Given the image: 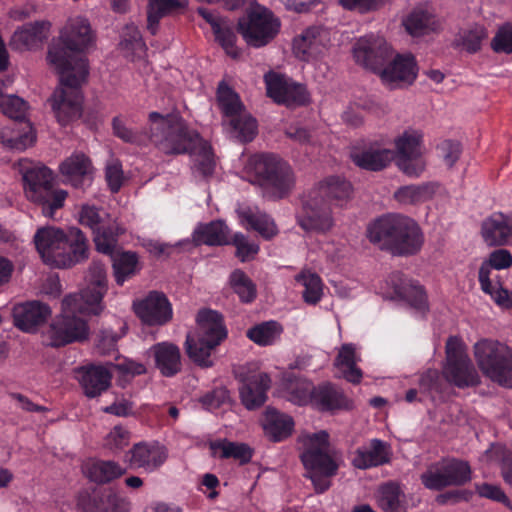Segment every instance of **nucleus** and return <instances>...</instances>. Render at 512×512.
I'll list each match as a JSON object with an SVG mask.
<instances>
[{
  "label": "nucleus",
  "mask_w": 512,
  "mask_h": 512,
  "mask_svg": "<svg viewBox=\"0 0 512 512\" xmlns=\"http://www.w3.org/2000/svg\"><path fill=\"white\" fill-rule=\"evenodd\" d=\"M487 31L481 25H473L462 29L454 39V45L469 53L478 51L483 40L487 38Z\"/></svg>",
  "instance_id": "50"
},
{
  "label": "nucleus",
  "mask_w": 512,
  "mask_h": 512,
  "mask_svg": "<svg viewBox=\"0 0 512 512\" xmlns=\"http://www.w3.org/2000/svg\"><path fill=\"white\" fill-rule=\"evenodd\" d=\"M489 265H481L478 279L484 293L490 295L494 302L504 308L512 306V295L508 290L503 289L498 282L493 283L490 278Z\"/></svg>",
  "instance_id": "47"
},
{
  "label": "nucleus",
  "mask_w": 512,
  "mask_h": 512,
  "mask_svg": "<svg viewBox=\"0 0 512 512\" xmlns=\"http://www.w3.org/2000/svg\"><path fill=\"white\" fill-rule=\"evenodd\" d=\"M51 23L47 20L30 22L18 27L9 45L17 51H32L43 46L50 35Z\"/></svg>",
  "instance_id": "21"
},
{
  "label": "nucleus",
  "mask_w": 512,
  "mask_h": 512,
  "mask_svg": "<svg viewBox=\"0 0 512 512\" xmlns=\"http://www.w3.org/2000/svg\"><path fill=\"white\" fill-rule=\"evenodd\" d=\"M18 165L27 199L41 206L45 217L52 218L55 211L63 207L67 192L54 188L53 173L46 166L32 164L28 160H20Z\"/></svg>",
  "instance_id": "10"
},
{
  "label": "nucleus",
  "mask_w": 512,
  "mask_h": 512,
  "mask_svg": "<svg viewBox=\"0 0 512 512\" xmlns=\"http://www.w3.org/2000/svg\"><path fill=\"white\" fill-rule=\"evenodd\" d=\"M391 457V446L387 442L372 439L354 451L352 465L358 469H368L389 463Z\"/></svg>",
  "instance_id": "23"
},
{
  "label": "nucleus",
  "mask_w": 512,
  "mask_h": 512,
  "mask_svg": "<svg viewBox=\"0 0 512 512\" xmlns=\"http://www.w3.org/2000/svg\"><path fill=\"white\" fill-rule=\"evenodd\" d=\"M280 21L260 5L253 6L247 16L238 22V30L245 42L252 47L267 45L279 32Z\"/></svg>",
  "instance_id": "14"
},
{
  "label": "nucleus",
  "mask_w": 512,
  "mask_h": 512,
  "mask_svg": "<svg viewBox=\"0 0 512 512\" xmlns=\"http://www.w3.org/2000/svg\"><path fill=\"white\" fill-rule=\"evenodd\" d=\"M271 379L266 373H258L246 379L239 388L242 404L253 410L261 407L267 400V391L270 388Z\"/></svg>",
  "instance_id": "33"
},
{
  "label": "nucleus",
  "mask_w": 512,
  "mask_h": 512,
  "mask_svg": "<svg viewBox=\"0 0 512 512\" xmlns=\"http://www.w3.org/2000/svg\"><path fill=\"white\" fill-rule=\"evenodd\" d=\"M128 455L131 467L143 469L146 472L157 470L167 459L164 447L146 442L135 444L129 450Z\"/></svg>",
  "instance_id": "24"
},
{
  "label": "nucleus",
  "mask_w": 512,
  "mask_h": 512,
  "mask_svg": "<svg viewBox=\"0 0 512 512\" xmlns=\"http://www.w3.org/2000/svg\"><path fill=\"white\" fill-rule=\"evenodd\" d=\"M316 387L306 379H295L288 385V399L297 404L305 405L311 403Z\"/></svg>",
  "instance_id": "60"
},
{
  "label": "nucleus",
  "mask_w": 512,
  "mask_h": 512,
  "mask_svg": "<svg viewBox=\"0 0 512 512\" xmlns=\"http://www.w3.org/2000/svg\"><path fill=\"white\" fill-rule=\"evenodd\" d=\"M230 283L243 302H251L255 299L256 286L243 271L235 270L232 272Z\"/></svg>",
  "instance_id": "59"
},
{
  "label": "nucleus",
  "mask_w": 512,
  "mask_h": 512,
  "mask_svg": "<svg viewBox=\"0 0 512 512\" xmlns=\"http://www.w3.org/2000/svg\"><path fill=\"white\" fill-rule=\"evenodd\" d=\"M481 236L488 246H503L512 238V216L496 212L481 225Z\"/></svg>",
  "instance_id": "28"
},
{
  "label": "nucleus",
  "mask_w": 512,
  "mask_h": 512,
  "mask_svg": "<svg viewBox=\"0 0 512 512\" xmlns=\"http://www.w3.org/2000/svg\"><path fill=\"white\" fill-rule=\"evenodd\" d=\"M187 0H148L147 29L155 34L160 19L171 11L186 7Z\"/></svg>",
  "instance_id": "44"
},
{
  "label": "nucleus",
  "mask_w": 512,
  "mask_h": 512,
  "mask_svg": "<svg viewBox=\"0 0 512 512\" xmlns=\"http://www.w3.org/2000/svg\"><path fill=\"white\" fill-rule=\"evenodd\" d=\"M217 101L221 111L228 118L246 111L238 94L224 83H221L218 87Z\"/></svg>",
  "instance_id": "54"
},
{
  "label": "nucleus",
  "mask_w": 512,
  "mask_h": 512,
  "mask_svg": "<svg viewBox=\"0 0 512 512\" xmlns=\"http://www.w3.org/2000/svg\"><path fill=\"white\" fill-rule=\"evenodd\" d=\"M282 331L281 325L275 321L263 322L250 328L247 331V337L260 346H267L275 343Z\"/></svg>",
  "instance_id": "53"
},
{
  "label": "nucleus",
  "mask_w": 512,
  "mask_h": 512,
  "mask_svg": "<svg viewBox=\"0 0 512 512\" xmlns=\"http://www.w3.org/2000/svg\"><path fill=\"white\" fill-rule=\"evenodd\" d=\"M240 223L257 231L263 238L271 239L278 233L274 220L257 207H244L238 211Z\"/></svg>",
  "instance_id": "35"
},
{
  "label": "nucleus",
  "mask_w": 512,
  "mask_h": 512,
  "mask_svg": "<svg viewBox=\"0 0 512 512\" xmlns=\"http://www.w3.org/2000/svg\"><path fill=\"white\" fill-rule=\"evenodd\" d=\"M85 512H130L131 503L110 489L94 492L80 502Z\"/></svg>",
  "instance_id": "31"
},
{
  "label": "nucleus",
  "mask_w": 512,
  "mask_h": 512,
  "mask_svg": "<svg viewBox=\"0 0 512 512\" xmlns=\"http://www.w3.org/2000/svg\"><path fill=\"white\" fill-rule=\"evenodd\" d=\"M310 193H316L318 199L333 207H342L351 197V184L339 176H330L313 187Z\"/></svg>",
  "instance_id": "26"
},
{
  "label": "nucleus",
  "mask_w": 512,
  "mask_h": 512,
  "mask_svg": "<svg viewBox=\"0 0 512 512\" xmlns=\"http://www.w3.org/2000/svg\"><path fill=\"white\" fill-rule=\"evenodd\" d=\"M216 41L224 49L225 53L233 59H237L241 50L236 46L237 36L231 21L225 19L213 30Z\"/></svg>",
  "instance_id": "55"
},
{
  "label": "nucleus",
  "mask_w": 512,
  "mask_h": 512,
  "mask_svg": "<svg viewBox=\"0 0 512 512\" xmlns=\"http://www.w3.org/2000/svg\"><path fill=\"white\" fill-rule=\"evenodd\" d=\"M74 69L54 70L60 76V85L49 98V102L56 120L62 126L80 119L83 112L80 88L87 81L89 68L78 60Z\"/></svg>",
  "instance_id": "7"
},
{
  "label": "nucleus",
  "mask_w": 512,
  "mask_h": 512,
  "mask_svg": "<svg viewBox=\"0 0 512 512\" xmlns=\"http://www.w3.org/2000/svg\"><path fill=\"white\" fill-rule=\"evenodd\" d=\"M196 324L195 333L186 337V353L197 365L211 367L212 351L227 337L223 317L217 311L203 309L197 314Z\"/></svg>",
  "instance_id": "9"
},
{
  "label": "nucleus",
  "mask_w": 512,
  "mask_h": 512,
  "mask_svg": "<svg viewBox=\"0 0 512 512\" xmlns=\"http://www.w3.org/2000/svg\"><path fill=\"white\" fill-rule=\"evenodd\" d=\"M404 26L412 36H421L440 29V21L423 10L413 11L405 20Z\"/></svg>",
  "instance_id": "41"
},
{
  "label": "nucleus",
  "mask_w": 512,
  "mask_h": 512,
  "mask_svg": "<svg viewBox=\"0 0 512 512\" xmlns=\"http://www.w3.org/2000/svg\"><path fill=\"white\" fill-rule=\"evenodd\" d=\"M86 475L96 483H107L125 473V469L114 461L93 460L84 466Z\"/></svg>",
  "instance_id": "40"
},
{
  "label": "nucleus",
  "mask_w": 512,
  "mask_h": 512,
  "mask_svg": "<svg viewBox=\"0 0 512 512\" xmlns=\"http://www.w3.org/2000/svg\"><path fill=\"white\" fill-rule=\"evenodd\" d=\"M332 207L318 199L316 193L308 192L302 199V207L297 216L298 224L306 231L325 233L334 226Z\"/></svg>",
  "instance_id": "17"
},
{
  "label": "nucleus",
  "mask_w": 512,
  "mask_h": 512,
  "mask_svg": "<svg viewBox=\"0 0 512 512\" xmlns=\"http://www.w3.org/2000/svg\"><path fill=\"white\" fill-rule=\"evenodd\" d=\"M130 442V432L122 426H115L105 437L104 446L112 452H119Z\"/></svg>",
  "instance_id": "61"
},
{
  "label": "nucleus",
  "mask_w": 512,
  "mask_h": 512,
  "mask_svg": "<svg viewBox=\"0 0 512 512\" xmlns=\"http://www.w3.org/2000/svg\"><path fill=\"white\" fill-rule=\"evenodd\" d=\"M86 282L87 287L80 293L75 294L83 298L84 303L99 309L101 312L103 309L102 298L107 291V277L104 265L99 262H93L86 275Z\"/></svg>",
  "instance_id": "29"
},
{
  "label": "nucleus",
  "mask_w": 512,
  "mask_h": 512,
  "mask_svg": "<svg viewBox=\"0 0 512 512\" xmlns=\"http://www.w3.org/2000/svg\"><path fill=\"white\" fill-rule=\"evenodd\" d=\"M111 258L115 281L118 285H123L125 281L135 276L140 269L138 256L134 252L115 253Z\"/></svg>",
  "instance_id": "42"
},
{
  "label": "nucleus",
  "mask_w": 512,
  "mask_h": 512,
  "mask_svg": "<svg viewBox=\"0 0 512 512\" xmlns=\"http://www.w3.org/2000/svg\"><path fill=\"white\" fill-rule=\"evenodd\" d=\"M77 379L89 398L99 396L106 391L110 384L112 373L105 366L90 365L77 369Z\"/></svg>",
  "instance_id": "30"
},
{
  "label": "nucleus",
  "mask_w": 512,
  "mask_h": 512,
  "mask_svg": "<svg viewBox=\"0 0 512 512\" xmlns=\"http://www.w3.org/2000/svg\"><path fill=\"white\" fill-rule=\"evenodd\" d=\"M60 173L66 183L76 188H82L91 183L93 166L85 154L77 152L60 164Z\"/></svg>",
  "instance_id": "27"
},
{
  "label": "nucleus",
  "mask_w": 512,
  "mask_h": 512,
  "mask_svg": "<svg viewBox=\"0 0 512 512\" xmlns=\"http://www.w3.org/2000/svg\"><path fill=\"white\" fill-rule=\"evenodd\" d=\"M328 42V33L319 27H310L293 41V51L301 60H308L320 54Z\"/></svg>",
  "instance_id": "32"
},
{
  "label": "nucleus",
  "mask_w": 512,
  "mask_h": 512,
  "mask_svg": "<svg viewBox=\"0 0 512 512\" xmlns=\"http://www.w3.org/2000/svg\"><path fill=\"white\" fill-rule=\"evenodd\" d=\"M297 282L303 287V299L307 304L315 305L323 295V284L316 273L309 271L302 272L296 276Z\"/></svg>",
  "instance_id": "57"
},
{
  "label": "nucleus",
  "mask_w": 512,
  "mask_h": 512,
  "mask_svg": "<svg viewBox=\"0 0 512 512\" xmlns=\"http://www.w3.org/2000/svg\"><path fill=\"white\" fill-rule=\"evenodd\" d=\"M475 361L484 376L512 387V349L495 339L482 338L473 345Z\"/></svg>",
  "instance_id": "11"
},
{
  "label": "nucleus",
  "mask_w": 512,
  "mask_h": 512,
  "mask_svg": "<svg viewBox=\"0 0 512 512\" xmlns=\"http://www.w3.org/2000/svg\"><path fill=\"white\" fill-rule=\"evenodd\" d=\"M197 244L225 245L228 244V228L222 221H213L200 225L193 234Z\"/></svg>",
  "instance_id": "46"
},
{
  "label": "nucleus",
  "mask_w": 512,
  "mask_h": 512,
  "mask_svg": "<svg viewBox=\"0 0 512 512\" xmlns=\"http://www.w3.org/2000/svg\"><path fill=\"white\" fill-rule=\"evenodd\" d=\"M422 141V132L413 128L405 129L393 140L396 164L407 176L418 177L425 170Z\"/></svg>",
  "instance_id": "15"
},
{
  "label": "nucleus",
  "mask_w": 512,
  "mask_h": 512,
  "mask_svg": "<svg viewBox=\"0 0 512 512\" xmlns=\"http://www.w3.org/2000/svg\"><path fill=\"white\" fill-rule=\"evenodd\" d=\"M50 315V307L39 301L21 303L13 308L14 323L24 332L34 331L44 324Z\"/></svg>",
  "instance_id": "25"
},
{
  "label": "nucleus",
  "mask_w": 512,
  "mask_h": 512,
  "mask_svg": "<svg viewBox=\"0 0 512 512\" xmlns=\"http://www.w3.org/2000/svg\"><path fill=\"white\" fill-rule=\"evenodd\" d=\"M369 239L389 250L393 255L416 254L423 245V234L419 225L411 218L391 214L375 221L368 230Z\"/></svg>",
  "instance_id": "3"
},
{
  "label": "nucleus",
  "mask_w": 512,
  "mask_h": 512,
  "mask_svg": "<svg viewBox=\"0 0 512 512\" xmlns=\"http://www.w3.org/2000/svg\"><path fill=\"white\" fill-rule=\"evenodd\" d=\"M119 50L124 57L132 61L146 56L147 47L138 28L134 24H127L123 28Z\"/></svg>",
  "instance_id": "39"
},
{
  "label": "nucleus",
  "mask_w": 512,
  "mask_h": 512,
  "mask_svg": "<svg viewBox=\"0 0 512 512\" xmlns=\"http://www.w3.org/2000/svg\"><path fill=\"white\" fill-rule=\"evenodd\" d=\"M95 36L89 21L81 16L71 18L47 50L46 60L53 70H75L76 62L82 61L88 68L83 52L94 44Z\"/></svg>",
  "instance_id": "1"
},
{
  "label": "nucleus",
  "mask_w": 512,
  "mask_h": 512,
  "mask_svg": "<svg viewBox=\"0 0 512 512\" xmlns=\"http://www.w3.org/2000/svg\"><path fill=\"white\" fill-rule=\"evenodd\" d=\"M350 158L362 169L380 171L395 160V153L385 141L374 140L352 146Z\"/></svg>",
  "instance_id": "18"
},
{
  "label": "nucleus",
  "mask_w": 512,
  "mask_h": 512,
  "mask_svg": "<svg viewBox=\"0 0 512 512\" xmlns=\"http://www.w3.org/2000/svg\"><path fill=\"white\" fill-rule=\"evenodd\" d=\"M8 81H0V111L11 119L24 120L28 104L20 97L8 94Z\"/></svg>",
  "instance_id": "48"
},
{
  "label": "nucleus",
  "mask_w": 512,
  "mask_h": 512,
  "mask_svg": "<svg viewBox=\"0 0 512 512\" xmlns=\"http://www.w3.org/2000/svg\"><path fill=\"white\" fill-rule=\"evenodd\" d=\"M361 360L360 356L356 351L355 345L351 343L343 344L334 360V366L337 368L341 377L347 381L357 384L362 379V371L357 366V363Z\"/></svg>",
  "instance_id": "36"
},
{
  "label": "nucleus",
  "mask_w": 512,
  "mask_h": 512,
  "mask_svg": "<svg viewBox=\"0 0 512 512\" xmlns=\"http://www.w3.org/2000/svg\"><path fill=\"white\" fill-rule=\"evenodd\" d=\"M97 308L83 302V298L70 294L61 302V313L50 324L48 337L52 346L59 347L88 339L90 328L87 314H99Z\"/></svg>",
  "instance_id": "6"
},
{
  "label": "nucleus",
  "mask_w": 512,
  "mask_h": 512,
  "mask_svg": "<svg viewBox=\"0 0 512 512\" xmlns=\"http://www.w3.org/2000/svg\"><path fill=\"white\" fill-rule=\"evenodd\" d=\"M35 136L32 133L21 137H14L9 129L0 128V143L12 149H24L34 142Z\"/></svg>",
  "instance_id": "64"
},
{
  "label": "nucleus",
  "mask_w": 512,
  "mask_h": 512,
  "mask_svg": "<svg viewBox=\"0 0 512 512\" xmlns=\"http://www.w3.org/2000/svg\"><path fill=\"white\" fill-rule=\"evenodd\" d=\"M233 245L236 247V255L242 261H249L259 251V246L248 241V239L241 233H237L233 238Z\"/></svg>",
  "instance_id": "62"
},
{
  "label": "nucleus",
  "mask_w": 512,
  "mask_h": 512,
  "mask_svg": "<svg viewBox=\"0 0 512 512\" xmlns=\"http://www.w3.org/2000/svg\"><path fill=\"white\" fill-rule=\"evenodd\" d=\"M264 81L267 95L279 104L292 107L303 105L308 101L305 88L283 75L269 72L264 76Z\"/></svg>",
  "instance_id": "20"
},
{
  "label": "nucleus",
  "mask_w": 512,
  "mask_h": 512,
  "mask_svg": "<svg viewBox=\"0 0 512 512\" xmlns=\"http://www.w3.org/2000/svg\"><path fill=\"white\" fill-rule=\"evenodd\" d=\"M353 57L359 65L377 72L392 57L393 49L379 35L369 34L357 39L353 45Z\"/></svg>",
  "instance_id": "16"
},
{
  "label": "nucleus",
  "mask_w": 512,
  "mask_h": 512,
  "mask_svg": "<svg viewBox=\"0 0 512 512\" xmlns=\"http://www.w3.org/2000/svg\"><path fill=\"white\" fill-rule=\"evenodd\" d=\"M229 123L232 136L241 142L252 141L257 134V122L247 111L230 118Z\"/></svg>",
  "instance_id": "52"
},
{
  "label": "nucleus",
  "mask_w": 512,
  "mask_h": 512,
  "mask_svg": "<svg viewBox=\"0 0 512 512\" xmlns=\"http://www.w3.org/2000/svg\"><path fill=\"white\" fill-rule=\"evenodd\" d=\"M243 173L252 183L259 184L272 199L286 197L295 185L291 167L276 155L255 154L247 158Z\"/></svg>",
  "instance_id": "5"
},
{
  "label": "nucleus",
  "mask_w": 512,
  "mask_h": 512,
  "mask_svg": "<svg viewBox=\"0 0 512 512\" xmlns=\"http://www.w3.org/2000/svg\"><path fill=\"white\" fill-rule=\"evenodd\" d=\"M385 284L387 286L385 294L391 299L402 300L403 296L407 294V289H409V291H415L418 295V300L422 301V294L416 283L400 272L391 273L386 279Z\"/></svg>",
  "instance_id": "51"
},
{
  "label": "nucleus",
  "mask_w": 512,
  "mask_h": 512,
  "mask_svg": "<svg viewBox=\"0 0 512 512\" xmlns=\"http://www.w3.org/2000/svg\"><path fill=\"white\" fill-rule=\"evenodd\" d=\"M445 379L459 388L475 386L480 378L466 352L463 341L451 336L446 342V364L443 367Z\"/></svg>",
  "instance_id": "12"
},
{
  "label": "nucleus",
  "mask_w": 512,
  "mask_h": 512,
  "mask_svg": "<svg viewBox=\"0 0 512 512\" xmlns=\"http://www.w3.org/2000/svg\"><path fill=\"white\" fill-rule=\"evenodd\" d=\"M124 229L115 221L111 220L106 227L93 232L94 242L97 250L101 253L113 256L117 247V238Z\"/></svg>",
  "instance_id": "49"
},
{
  "label": "nucleus",
  "mask_w": 512,
  "mask_h": 512,
  "mask_svg": "<svg viewBox=\"0 0 512 512\" xmlns=\"http://www.w3.org/2000/svg\"><path fill=\"white\" fill-rule=\"evenodd\" d=\"M492 49L497 53H512V25L501 27L491 42Z\"/></svg>",
  "instance_id": "63"
},
{
  "label": "nucleus",
  "mask_w": 512,
  "mask_h": 512,
  "mask_svg": "<svg viewBox=\"0 0 512 512\" xmlns=\"http://www.w3.org/2000/svg\"><path fill=\"white\" fill-rule=\"evenodd\" d=\"M379 506L385 512H406L405 494L396 482H389L379 488Z\"/></svg>",
  "instance_id": "43"
},
{
  "label": "nucleus",
  "mask_w": 512,
  "mask_h": 512,
  "mask_svg": "<svg viewBox=\"0 0 512 512\" xmlns=\"http://www.w3.org/2000/svg\"><path fill=\"white\" fill-rule=\"evenodd\" d=\"M148 129L150 142L167 155L193 151L200 139L199 134L190 129L181 119L163 116L157 112L149 114Z\"/></svg>",
  "instance_id": "8"
},
{
  "label": "nucleus",
  "mask_w": 512,
  "mask_h": 512,
  "mask_svg": "<svg viewBox=\"0 0 512 512\" xmlns=\"http://www.w3.org/2000/svg\"><path fill=\"white\" fill-rule=\"evenodd\" d=\"M78 218L80 224L89 227L93 232L106 227L107 223L112 220L107 212L89 204L81 206Z\"/></svg>",
  "instance_id": "58"
},
{
  "label": "nucleus",
  "mask_w": 512,
  "mask_h": 512,
  "mask_svg": "<svg viewBox=\"0 0 512 512\" xmlns=\"http://www.w3.org/2000/svg\"><path fill=\"white\" fill-rule=\"evenodd\" d=\"M148 353L153 356L155 366L165 377H172L181 370V352L172 342H160L153 345Z\"/></svg>",
  "instance_id": "34"
},
{
  "label": "nucleus",
  "mask_w": 512,
  "mask_h": 512,
  "mask_svg": "<svg viewBox=\"0 0 512 512\" xmlns=\"http://www.w3.org/2000/svg\"><path fill=\"white\" fill-rule=\"evenodd\" d=\"M300 458L306 470V476L312 481L317 493H323L331 485L330 478L336 475L338 464L336 454L330 446L326 431L302 435Z\"/></svg>",
  "instance_id": "4"
},
{
  "label": "nucleus",
  "mask_w": 512,
  "mask_h": 512,
  "mask_svg": "<svg viewBox=\"0 0 512 512\" xmlns=\"http://www.w3.org/2000/svg\"><path fill=\"white\" fill-rule=\"evenodd\" d=\"M382 83L389 89L410 86L417 77L418 68L411 54H396L376 72Z\"/></svg>",
  "instance_id": "19"
},
{
  "label": "nucleus",
  "mask_w": 512,
  "mask_h": 512,
  "mask_svg": "<svg viewBox=\"0 0 512 512\" xmlns=\"http://www.w3.org/2000/svg\"><path fill=\"white\" fill-rule=\"evenodd\" d=\"M294 421L291 416L268 407L264 414L263 429L267 437L277 442L292 434Z\"/></svg>",
  "instance_id": "37"
},
{
  "label": "nucleus",
  "mask_w": 512,
  "mask_h": 512,
  "mask_svg": "<svg viewBox=\"0 0 512 512\" xmlns=\"http://www.w3.org/2000/svg\"><path fill=\"white\" fill-rule=\"evenodd\" d=\"M136 315L148 325H163L172 318V308L163 293L150 292L144 299L134 303Z\"/></svg>",
  "instance_id": "22"
},
{
  "label": "nucleus",
  "mask_w": 512,
  "mask_h": 512,
  "mask_svg": "<svg viewBox=\"0 0 512 512\" xmlns=\"http://www.w3.org/2000/svg\"><path fill=\"white\" fill-rule=\"evenodd\" d=\"M311 403L321 411L348 407L347 398L331 383H324L316 387Z\"/></svg>",
  "instance_id": "38"
},
{
  "label": "nucleus",
  "mask_w": 512,
  "mask_h": 512,
  "mask_svg": "<svg viewBox=\"0 0 512 512\" xmlns=\"http://www.w3.org/2000/svg\"><path fill=\"white\" fill-rule=\"evenodd\" d=\"M194 157V167L196 172L204 177L210 176L215 168V160L211 150V146L203 139H199L196 148L189 151Z\"/></svg>",
  "instance_id": "56"
},
{
  "label": "nucleus",
  "mask_w": 512,
  "mask_h": 512,
  "mask_svg": "<svg viewBox=\"0 0 512 512\" xmlns=\"http://www.w3.org/2000/svg\"><path fill=\"white\" fill-rule=\"evenodd\" d=\"M34 242L42 260L53 267L67 268L87 258V240L78 228L67 235L54 226L39 228Z\"/></svg>",
  "instance_id": "2"
},
{
  "label": "nucleus",
  "mask_w": 512,
  "mask_h": 512,
  "mask_svg": "<svg viewBox=\"0 0 512 512\" xmlns=\"http://www.w3.org/2000/svg\"><path fill=\"white\" fill-rule=\"evenodd\" d=\"M425 488L440 491L446 487L461 486L471 480V468L463 460L443 458L431 463L420 475Z\"/></svg>",
  "instance_id": "13"
},
{
  "label": "nucleus",
  "mask_w": 512,
  "mask_h": 512,
  "mask_svg": "<svg viewBox=\"0 0 512 512\" xmlns=\"http://www.w3.org/2000/svg\"><path fill=\"white\" fill-rule=\"evenodd\" d=\"M210 449L215 457L223 459L233 458L238 460L241 464L249 462L252 457L251 448L244 443L219 440L211 442Z\"/></svg>",
  "instance_id": "45"
}]
</instances>
